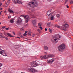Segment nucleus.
I'll return each instance as SVG.
<instances>
[{"label": "nucleus", "instance_id": "nucleus-40", "mask_svg": "<svg viewBox=\"0 0 73 73\" xmlns=\"http://www.w3.org/2000/svg\"><path fill=\"white\" fill-rule=\"evenodd\" d=\"M20 37H21V38H24V36H23V35H21L20 36Z\"/></svg>", "mask_w": 73, "mask_h": 73}, {"label": "nucleus", "instance_id": "nucleus-34", "mask_svg": "<svg viewBox=\"0 0 73 73\" xmlns=\"http://www.w3.org/2000/svg\"><path fill=\"white\" fill-rule=\"evenodd\" d=\"M4 38H5L6 39V40H8V38H7V37L5 36Z\"/></svg>", "mask_w": 73, "mask_h": 73}, {"label": "nucleus", "instance_id": "nucleus-25", "mask_svg": "<svg viewBox=\"0 0 73 73\" xmlns=\"http://www.w3.org/2000/svg\"><path fill=\"white\" fill-rule=\"evenodd\" d=\"M55 27H57V28H60V27L58 25H56L55 26Z\"/></svg>", "mask_w": 73, "mask_h": 73}, {"label": "nucleus", "instance_id": "nucleus-30", "mask_svg": "<svg viewBox=\"0 0 73 73\" xmlns=\"http://www.w3.org/2000/svg\"><path fill=\"white\" fill-rule=\"evenodd\" d=\"M68 2V0H65V3L66 4Z\"/></svg>", "mask_w": 73, "mask_h": 73}, {"label": "nucleus", "instance_id": "nucleus-57", "mask_svg": "<svg viewBox=\"0 0 73 73\" xmlns=\"http://www.w3.org/2000/svg\"><path fill=\"white\" fill-rule=\"evenodd\" d=\"M9 17H9H9H8V18H9Z\"/></svg>", "mask_w": 73, "mask_h": 73}, {"label": "nucleus", "instance_id": "nucleus-20", "mask_svg": "<svg viewBox=\"0 0 73 73\" xmlns=\"http://www.w3.org/2000/svg\"><path fill=\"white\" fill-rule=\"evenodd\" d=\"M44 48L45 50H48V47H47V46H44Z\"/></svg>", "mask_w": 73, "mask_h": 73}, {"label": "nucleus", "instance_id": "nucleus-22", "mask_svg": "<svg viewBox=\"0 0 73 73\" xmlns=\"http://www.w3.org/2000/svg\"><path fill=\"white\" fill-rule=\"evenodd\" d=\"M54 18V15H52L51 17V20H53Z\"/></svg>", "mask_w": 73, "mask_h": 73}, {"label": "nucleus", "instance_id": "nucleus-17", "mask_svg": "<svg viewBox=\"0 0 73 73\" xmlns=\"http://www.w3.org/2000/svg\"><path fill=\"white\" fill-rule=\"evenodd\" d=\"M7 35H8V36H9V37H14L13 36H12V35H11V34H9V33H7Z\"/></svg>", "mask_w": 73, "mask_h": 73}, {"label": "nucleus", "instance_id": "nucleus-26", "mask_svg": "<svg viewBox=\"0 0 73 73\" xmlns=\"http://www.w3.org/2000/svg\"><path fill=\"white\" fill-rule=\"evenodd\" d=\"M49 31L50 33H52V30L50 29H49Z\"/></svg>", "mask_w": 73, "mask_h": 73}, {"label": "nucleus", "instance_id": "nucleus-27", "mask_svg": "<svg viewBox=\"0 0 73 73\" xmlns=\"http://www.w3.org/2000/svg\"><path fill=\"white\" fill-rule=\"evenodd\" d=\"M56 17L57 18L59 19V18H60V15L59 14H57Z\"/></svg>", "mask_w": 73, "mask_h": 73}, {"label": "nucleus", "instance_id": "nucleus-44", "mask_svg": "<svg viewBox=\"0 0 73 73\" xmlns=\"http://www.w3.org/2000/svg\"><path fill=\"white\" fill-rule=\"evenodd\" d=\"M25 33H28V31H25Z\"/></svg>", "mask_w": 73, "mask_h": 73}, {"label": "nucleus", "instance_id": "nucleus-18", "mask_svg": "<svg viewBox=\"0 0 73 73\" xmlns=\"http://www.w3.org/2000/svg\"><path fill=\"white\" fill-rule=\"evenodd\" d=\"M10 2H11V1L10 0H9L6 3V6H8V5H9V4L10 3Z\"/></svg>", "mask_w": 73, "mask_h": 73}, {"label": "nucleus", "instance_id": "nucleus-6", "mask_svg": "<svg viewBox=\"0 0 73 73\" xmlns=\"http://www.w3.org/2000/svg\"><path fill=\"white\" fill-rule=\"evenodd\" d=\"M29 70L32 73H35V72H37V70H35L33 68H29Z\"/></svg>", "mask_w": 73, "mask_h": 73}, {"label": "nucleus", "instance_id": "nucleus-13", "mask_svg": "<svg viewBox=\"0 0 73 73\" xmlns=\"http://www.w3.org/2000/svg\"><path fill=\"white\" fill-rule=\"evenodd\" d=\"M29 13L30 14H31V17H34V18H35V15H33V14L31 12H29Z\"/></svg>", "mask_w": 73, "mask_h": 73}, {"label": "nucleus", "instance_id": "nucleus-15", "mask_svg": "<svg viewBox=\"0 0 73 73\" xmlns=\"http://www.w3.org/2000/svg\"><path fill=\"white\" fill-rule=\"evenodd\" d=\"M65 25H64V27L65 28H68L69 27V25L67 24H66V22H64Z\"/></svg>", "mask_w": 73, "mask_h": 73}, {"label": "nucleus", "instance_id": "nucleus-8", "mask_svg": "<svg viewBox=\"0 0 73 73\" xmlns=\"http://www.w3.org/2000/svg\"><path fill=\"white\" fill-rule=\"evenodd\" d=\"M31 65L32 67H36L37 66V63H36L35 62H33L31 63Z\"/></svg>", "mask_w": 73, "mask_h": 73}, {"label": "nucleus", "instance_id": "nucleus-37", "mask_svg": "<svg viewBox=\"0 0 73 73\" xmlns=\"http://www.w3.org/2000/svg\"><path fill=\"white\" fill-rule=\"evenodd\" d=\"M28 35H31V32H28Z\"/></svg>", "mask_w": 73, "mask_h": 73}, {"label": "nucleus", "instance_id": "nucleus-41", "mask_svg": "<svg viewBox=\"0 0 73 73\" xmlns=\"http://www.w3.org/2000/svg\"><path fill=\"white\" fill-rule=\"evenodd\" d=\"M5 29L6 30H7V31H8V29H9V28H5Z\"/></svg>", "mask_w": 73, "mask_h": 73}, {"label": "nucleus", "instance_id": "nucleus-28", "mask_svg": "<svg viewBox=\"0 0 73 73\" xmlns=\"http://www.w3.org/2000/svg\"><path fill=\"white\" fill-rule=\"evenodd\" d=\"M37 31L38 32H39V33H41V31L40 30V29H38L37 30Z\"/></svg>", "mask_w": 73, "mask_h": 73}, {"label": "nucleus", "instance_id": "nucleus-9", "mask_svg": "<svg viewBox=\"0 0 73 73\" xmlns=\"http://www.w3.org/2000/svg\"><path fill=\"white\" fill-rule=\"evenodd\" d=\"M54 62V58H52L49 60L47 61V62L49 64H52V62Z\"/></svg>", "mask_w": 73, "mask_h": 73}, {"label": "nucleus", "instance_id": "nucleus-59", "mask_svg": "<svg viewBox=\"0 0 73 73\" xmlns=\"http://www.w3.org/2000/svg\"><path fill=\"white\" fill-rule=\"evenodd\" d=\"M2 12V11H1V12Z\"/></svg>", "mask_w": 73, "mask_h": 73}, {"label": "nucleus", "instance_id": "nucleus-16", "mask_svg": "<svg viewBox=\"0 0 73 73\" xmlns=\"http://www.w3.org/2000/svg\"><path fill=\"white\" fill-rule=\"evenodd\" d=\"M8 11L9 13H13V10L10 9H9Z\"/></svg>", "mask_w": 73, "mask_h": 73}, {"label": "nucleus", "instance_id": "nucleus-56", "mask_svg": "<svg viewBox=\"0 0 73 73\" xmlns=\"http://www.w3.org/2000/svg\"><path fill=\"white\" fill-rule=\"evenodd\" d=\"M5 1V0H3V1Z\"/></svg>", "mask_w": 73, "mask_h": 73}, {"label": "nucleus", "instance_id": "nucleus-19", "mask_svg": "<svg viewBox=\"0 0 73 73\" xmlns=\"http://www.w3.org/2000/svg\"><path fill=\"white\" fill-rule=\"evenodd\" d=\"M32 23L33 24V25H35L36 24V21L34 20H33L32 21Z\"/></svg>", "mask_w": 73, "mask_h": 73}, {"label": "nucleus", "instance_id": "nucleus-47", "mask_svg": "<svg viewBox=\"0 0 73 73\" xmlns=\"http://www.w3.org/2000/svg\"><path fill=\"white\" fill-rule=\"evenodd\" d=\"M6 12H7V11H4V13H6Z\"/></svg>", "mask_w": 73, "mask_h": 73}, {"label": "nucleus", "instance_id": "nucleus-43", "mask_svg": "<svg viewBox=\"0 0 73 73\" xmlns=\"http://www.w3.org/2000/svg\"><path fill=\"white\" fill-rule=\"evenodd\" d=\"M1 5H2V3H0V7H1Z\"/></svg>", "mask_w": 73, "mask_h": 73}, {"label": "nucleus", "instance_id": "nucleus-42", "mask_svg": "<svg viewBox=\"0 0 73 73\" xmlns=\"http://www.w3.org/2000/svg\"><path fill=\"white\" fill-rule=\"evenodd\" d=\"M5 27H6L5 26H3V27H2V28H3V29H4V28H5Z\"/></svg>", "mask_w": 73, "mask_h": 73}, {"label": "nucleus", "instance_id": "nucleus-2", "mask_svg": "<svg viewBox=\"0 0 73 73\" xmlns=\"http://www.w3.org/2000/svg\"><path fill=\"white\" fill-rule=\"evenodd\" d=\"M29 7H31V8L36 7L37 6V1H33L29 3Z\"/></svg>", "mask_w": 73, "mask_h": 73}, {"label": "nucleus", "instance_id": "nucleus-39", "mask_svg": "<svg viewBox=\"0 0 73 73\" xmlns=\"http://www.w3.org/2000/svg\"><path fill=\"white\" fill-rule=\"evenodd\" d=\"M0 36H3V34L2 33H0Z\"/></svg>", "mask_w": 73, "mask_h": 73}, {"label": "nucleus", "instance_id": "nucleus-53", "mask_svg": "<svg viewBox=\"0 0 73 73\" xmlns=\"http://www.w3.org/2000/svg\"><path fill=\"white\" fill-rule=\"evenodd\" d=\"M1 15V12L0 13V15Z\"/></svg>", "mask_w": 73, "mask_h": 73}, {"label": "nucleus", "instance_id": "nucleus-52", "mask_svg": "<svg viewBox=\"0 0 73 73\" xmlns=\"http://www.w3.org/2000/svg\"><path fill=\"white\" fill-rule=\"evenodd\" d=\"M5 36H7V37H8V36H7V35H6L5 34Z\"/></svg>", "mask_w": 73, "mask_h": 73}, {"label": "nucleus", "instance_id": "nucleus-51", "mask_svg": "<svg viewBox=\"0 0 73 73\" xmlns=\"http://www.w3.org/2000/svg\"><path fill=\"white\" fill-rule=\"evenodd\" d=\"M2 9H3V8H1V10H2Z\"/></svg>", "mask_w": 73, "mask_h": 73}, {"label": "nucleus", "instance_id": "nucleus-4", "mask_svg": "<svg viewBox=\"0 0 73 73\" xmlns=\"http://www.w3.org/2000/svg\"><path fill=\"white\" fill-rule=\"evenodd\" d=\"M55 55L54 54H50L49 55H44V58L45 59H46L48 58H50V57H54Z\"/></svg>", "mask_w": 73, "mask_h": 73}, {"label": "nucleus", "instance_id": "nucleus-3", "mask_svg": "<svg viewBox=\"0 0 73 73\" xmlns=\"http://www.w3.org/2000/svg\"><path fill=\"white\" fill-rule=\"evenodd\" d=\"M65 45L64 44H62L60 45L58 47V50L60 52H62L64 49H65Z\"/></svg>", "mask_w": 73, "mask_h": 73}, {"label": "nucleus", "instance_id": "nucleus-11", "mask_svg": "<svg viewBox=\"0 0 73 73\" xmlns=\"http://www.w3.org/2000/svg\"><path fill=\"white\" fill-rule=\"evenodd\" d=\"M2 51L4 52V53L2 51H0V54H1L3 56H7V55L5 54H7V52H5V51L4 50H3Z\"/></svg>", "mask_w": 73, "mask_h": 73}, {"label": "nucleus", "instance_id": "nucleus-29", "mask_svg": "<svg viewBox=\"0 0 73 73\" xmlns=\"http://www.w3.org/2000/svg\"><path fill=\"white\" fill-rule=\"evenodd\" d=\"M0 38H5V36H0Z\"/></svg>", "mask_w": 73, "mask_h": 73}, {"label": "nucleus", "instance_id": "nucleus-46", "mask_svg": "<svg viewBox=\"0 0 73 73\" xmlns=\"http://www.w3.org/2000/svg\"><path fill=\"white\" fill-rule=\"evenodd\" d=\"M45 31H47V29L45 28Z\"/></svg>", "mask_w": 73, "mask_h": 73}, {"label": "nucleus", "instance_id": "nucleus-5", "mask_svg": "<svg viewBox=\"0 0 73 73\" xmlns=\"http://www.w3.org/2000/svg\"><path fill=\"white\" fill-rule=\"evenodd\" d=\"M24 17L25 19V22L26 23H27L28 22L29 20H30V18H29V16L28 15H24Z\"/></svg>", "mask_w": 73, "mask_h": 73}, {"label": "nucleus", "instance_id": "nucleus-54", "mask_svg": "<svg viewBox=\"0 0 73 73\" xmlns=\"http://www.w3.org/2000/svg\"><path fill=\"white\" fill-rule=\"evenodd\" d=\"M1 48L0 47V51H1Z\"/></svg>", "mask_w": 73, "mask_h": 73}, {"label": "nucleus", "instance_id": "nucleus-14", "mask_svg": "<svg viewBox=\"0 0 73 73\" xmlns=\"http://www.w3.org/2000/svg\"><path fill=\"white\" fill-rule=\"evenodd\" d=\"M60 29L62 31H66V29L64 27H60Z\"/></svg>", "mask_w": 73, "mask_h": 73}, {"label": "nucleus", "instance_id": "nucleus-55", "mask_svg": "<svg viewBox=\"0 0 73 73\" xmlns=\"http://www.w3.org/2000/svg\"><path fill=\"white\" fill-rule=\"evenodd\" d=\"M13 33L14 35H15V33L14 32H13Z\"/></svg>", "mask_w": 73, "mask_h": 73}, {"label": "nucleus", "instance_id": "nucleus-58", "mask_svg": "<svg viewBox=\"0 0 73 73\" xmlns=\"http://www.w3.org/2000/svg\"><path fill=\"white\" fill-rule=\"evenodd\" d=\"M1 25V23L0 22V25Z\"/></svg>", "mask_w": 73, "mask_h": 73}, {"label": "nucleus", "instance_id": "nucleus-31", "mask_svg": "<svg viewBox=\"0 0 73 73\" xmlns=\"http://www.w3.org/2000/svg\"><path fill=\"white\" fill-rule=\"evenodd\" d=\"M41 25H42V24H41V23H39L38 24V25L39 26H41Z\"/></svg>", "mask_w": 73, "mask_h": 73}, {"label": "nucleus", "instance_id": "nucleus-38", "mask_svg": "<svg viewBox=\"0 0 73 73\" xmlns=\"http://www.w3.org/2000/svg\"><path fill=\"white\" fill-rule=\"evenodd\" d=\"M20 30L21 31H24V29H21Z\"/></svg>", "mask_w": 73, "mask_h": 73}, {"label": "nucleus", "instance_id": "nucleus-23", "mask_svg": "<svg viewBox=\"0 0 73 73\" xmlns=\"http://www.w3.org/2000/svg\"><path fill=\"white\" fill-rule=\"evenodd\" d=\"M14 21V20H13V19H12L10 20V22L11 23H13Z\"/></svg>", "mask_w": 73, "mask_h": 73}, {"label": "nucleus", "instance_id": "nucleus-49", "mask_svg": "<svg viewBox=\"0 0 73 73\" xmlns=\"http://www.w3.org/2000/svg\"><path fill=\"white\" fill-rule=\"evenodd\" d=\"M17 38H20V37H19V36H17Z\"/></svg>", "mask_w": 73, "mask_h": 73}, {"label": "nucleus", "instance_id": "nucleus-7", "mask_svg": "<svg viewBox=\"0 0 73 73\" xmlns=\"http://www.w3.org/2000/svg\"><path fill=\"white\" fill-rule=\"evenodd\" d=\"M21 22H22L21 19L20 18V17H18V19L16 21L17 24L19 25V24H20Z\"/></svg>", "mask_w": 73, "mask_h": 73}, {"label": "nucleus", "instance_id": "nucleus-45", "mask_svg": "<svg viewBox=\"0 0 73 73\" xmlns=\"http://www.w3.org/2000/svg\"><path fill=\"white\" fill-rule=\"evenodd\" d=\"M66 7L67 8H69V6H68V5H66Z\"/></svg>", "mask_w": 73, "mask_h": 73}, {"label": "nucleus", "instance_id": "nucleus-24", "mask_svg": "<svg viewBox=\"0 0 73 73\" xmlns=\"http://www.w3.org/2000/svg\"><path fill=\"white\" fill-rule=\"evenodd\" d=\"M40 58L42 59H45V56H42L40 57Z\"/></svg>", "mask_w": 73, "mask_h": 73}, {"label": "nucleus", "instance_id": "nucleus-50", "mask_svg": "<svg viewBox=\"0 0 73 73\" xmlns=\"http://www.w3.org/2000/svg\"><path fill=\"white\" fill-rule=\"evenodd\" d=\"M48 1H51V0H47Z\"/></svg>", "mask_w": 73, "mask_h": 73}, {"label": "nucleus", "instance_id": "nucleus-33", "mask_svg": "<svg viewBox=\"0 0 73 73\" xmlns=\"http://www.w3.org/2000/svg\"><path fill=\"white\" fill-rule=\"evenodd\" d=\"M39 28L41 29V30H42V27L41 26L39 27Z\"/></svg>", "mask_w": 73, "mask_h": 73}, {"label": "nucleus", "instance_id": "nucleus-32", "mask_svg": "<svg viewBox=\"0 0 73 73\" xmlns=\"http://www.w3.org/2000/svg\"><path fill=\"white\" fill-rule=\"evenodd\" d=\"M35 34H33L32 35V37H33L35 36Z\"/></svg>", "mask_w": 73, "mask_h": 73}, {"label": "nucleus", "instance_id": "nucleus-1", "mask_svg": "<svg viewBox=\"0 0 73 73\" xmlns=\"http://www.w3.org/2000/svg\"><path fill=\"white\" fill-rule=\"evenodd\" d=\"M55 36H53L52 37V39H51V41L54 44H56V43L58 42V40H60V38H61V36L59 35L58 34H56L55 35Z\"/></svg>", "mask_w": 73, "mask_h": 73}, {"label": "nucleus", "instance_id": "nucleus-10", "mask_svg": "<svg viewBox=\"0 0 73 73\" xmlns=\"http://www.w3.org/2000/svg\"><path fill=\"white\" fill-rule=\"evenodd\" d=\"M14 1V2L15 4H17V3H19V4H21L23 3V2L21 1H20L19 0H13Z\"/></svg>", "mask_w": 73, "mask_h": 73}, {"label": "nucleus", "instance_id": "nucleus-36", "mask_svg": "<svg viewBox=\"0 0 73 73\" xmlns=\"http://www.w3.org/2000/svg\"><path fill=\"white\" fill-rule=\"evenodd\" d=\"M23 35L24 36H25L27 35V33H25L23 34Z\"/></svg>", "mask_w": 73, "mask_h": 73}, {"label": "nucleus", "instance_id": "nucleus-48", "mask_svg": "<svg viewBox=\"0 0 73 73\" xmlns=\"http://www.w3.org/2000/svg\"><path fill=\"white\" fill-rule=\"evenodd\" d=\"M44 54H47V53L46 52H44Z\"/></svg>", "mask_w": 73, "mask_h": 73}, {"label": "nucleus", "instance_id": "nucleus-35", "mask_svg": "<svg viewBox=\"0 0 73 73\" xmlns=\"http://www.w3.org/2000/svg\"><path fill=\"white\" fill-rule=\"evenodd\" d=\"M70 3H71V4H73V1L71 0L70 1Z\"/></svg>", "mask_w": 73, "mask_h": 73}, {"label": "nucleus", "instance_id": "nucleus-12", "mask_svg": "<svg viewBox=\"0 0 73 73\" xmlns=\"http://www.w3.org/2000/svg\"><path fill=\"white\" fill-rule=\"evenodd\" d=\"M52 11V9H50L47 12V14L49 16V15H50L51 14Z\"/></svg>", "mask_w": 73, "mask_h": 73}, {"label": "nucleus", "instance_id": "nucleus-21", "mask_svg": "<svg viewBox=\"0 0 73 73\" xmlns=\"http://www.w3.org/2000/svg\"><path fill=\"white\" fill-rule=\"evenodd\" d=\"M50 24H51V23H48V24L47 25V27H51V25H50Z\"/></svg>", "mask_w": 73, "mask_h": 73}]
</instances>
